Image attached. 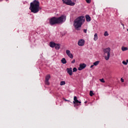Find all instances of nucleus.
Wrapping results in <instances>:
<instances>
[{"label": "nucleus", "mask_w": 128, "mask_h": 128, "mask_svg": "<svg viewBox=\"0 0 128 128\" xmlns=\"http://www.w3.org/2000/svg\"><path fill=\"white\" fill-rule=\"evenodd\" d=\"M30 10L31 12L34 14H37L38 12L42 8L40 6V2L38 0H34L30 4Z\"/></svg>", "instance_id": "f257e3e1"}, {"label": "nucleus", "mask_w": 128, "mask_h": 128, "mask_svg": "<svg viewBox=\"0 0 128 128\" xmlns=\"http://www.w3.org/2000/svg\"><path fill=\"white\" fill-rule=\"evenodd\" d=\"M84 20H86V18L84 16H79L74 20V26L76 30H80V28L82 27Z\"/></svg>", "instance_id": "f03ea898"}, {"label": "nucleus", "mask_w": 128, "mask_h": 128, "mask_svg": "<svg viewBox=\"0 0 128 128\" xmlns=\"http://www.w3.org/2000/svg\"><path fill=\"white\" fill-rule=\"evenodd\" d=\"M103 52L104 53V54H107L104 56L105 60H108L110 56V48H107L103 49Z\"/></svg>", "instance_id": "7ed1b4c3"}, {"label": "nucleus", "mask_w": 128, "mask_h": 128, "mask_svg": "<svg viewBox=\"0 0 128 128\" xmlns=\"http://www.w3.org/2000/svg\"><path fill=\"white\" fill-rule=\"evenodd\" d=\"M57 20L58 22V24H64L66 20V16L65 14L61 15L60 16L57 18Z\"/></svg>", "instance_id": "20e7f679"}, {"label": "nucleus", "mask_w": 128, "mask_h": 128, "mask_svg": "<svg viewBox=\"0 0 128 128\" xmlns=\"http://www.w3.org/2000/svg\"><path fill=\"white\" fill-rule=\"evenodd\" d=\"M50 26H54V24H58L57 18L53 17L51 18L50 20Z\"/></svg>", "instance_id": "39448f33"}, {"label": "nucleus", "mask_w": 128, "mask_h": 128, "mask_svg": "<svg viewBox=\"0 0 128 128\" xmlns=\"http://www.w3.org/2000/svg\"><path fill=\"white\" fill-rule=\"evenodd\" d=\"M64 4H67V6H74L76 4L74 2H72V0H62Z\"/></svg>", "instance_id": "423d86ee"}, {"label": "nucleus", "mask_w": 128, "mask_h": 128, "mask_svg": "<svg viewBox=\"0 0 128 128\" xmlns=\"http://www.w3.org/2000/svg\"><path fill=\"white\" fill-rule=\"evenodd\" d=\"M74 106H78V104H82V102L78 101V98H76V96H74Z\"/></svg>", "instance_id": "0eeeda50"}, {"label": "nucleus", "mask_w": 128, "mask_h": 128, "mask_svg": "<svg viewBox=\"0 0 128 128\" xmlns=\"http://www.w3.org/2000/svg\"><path fill=\"white\" fill-rule=\"evenodd\" d=\"M84 42H85L84 40L80 39L78 40V46H84Z\"/></svg>", "instance_id": "6e6552de"}, {"label": "nucleus", "mask_w": 128, "mask_h": 128, "mask_svg": "<svg viewBox=\"0 0 128 128\" xmlns=\"http://www.w3.org/2000/svg\"><path fill=\"white\" fill-rule=\"evenodd\" d=\"M66 54L70 58H74V55L70 53V50H66Z\"/></svg>", "instance_id": "1a4fd4ad"}, {"label": "nucleus", "mask_w": 128, "mask_h": 128, "mask_svg": "<svg viewBox=\"0 0 128 128\" xmlns=\"http://www.w3.org/2000/svg\"><path fill=\"white\" fill-rule=\"evenodd\" d=\"M86 66V64H80V66L78 68V70H84Z\"/></svg>", "instance_id": "9d476101"}, {"label": "nucleus", "mask_w": 128, "mask_h": 128, "mask_svg": "<svg viewBox=\"0 0 128 128\" xmlns=\"http://www.w3.org/2000/svg\"><path fill=\"white\" fill-rule=\"evenodd\" d=\"M66 72L70 76H72V68H66Z\"/></svg>", "instance_id": "9b49d317"}, {"label": "nucleus", "mask_w": 128, "mask_h": 128, "mask_svg": "<svg viewBox=\"0 0 128 128\" xmlns=\"http://www.w3.org/2000/svg\"><path fill=\"white\" fill-rule=\"evenodd\" d=\"M54 48L56 50H60V44H55Z\"/></svg>", "instance_id": "f8f14e48"}, {"label": "nucleus", "mask_w": 128, "mask_h": 128, "mask_svg": "<svg viewBox=\"0 0 128 128\" xmlns=\"http://www.w3.org/2000/svg\"><path fill=\"white\" fill-rule=\"evenodd\" d=\"M86 22H90V20H91L90 16L89 15H86Z\"/></svg>", "instance_id": "ddd939ff"}, {"label": "nucleus", "mask_w": 128, "mask_h": 128, "mask_svg": "<svg viewBox=\"0 0 128 128\" xmlns=\"http://www.w3.org/2000/svg\"><path fill=\"white\" fill-rule=\"evenodd\" d=\"M56 43H54V42H50V48H54V46H56Z\"/></svg>", "instance_id": "4468645a"}, {"label": "nucleus", "mask_w": 128, "mask_h": 128, "mask_svg": "<svg viewBox=\"0 0 128 128\" xmlns=\"http://www.w3.org/2000/svg\"><path fill=\"white\" fill-rule=\"evenodd\" d=\"M98 34L96 33L94 35V40L96 41V40H98Z\"/></svg>", "instance_id": "2eb2a0df"}, {"label": "nucleus", "mask_w": 128, "mask_h": 128, "mask_svg": "<svg viewBox=\"0 0 128 128\" xmlns=\"http://www.w3.org/2000/svg\"><path fill=\"white\" fill-rule=\"evenodd\" d=\"M122 52H126V50H128V48L127 47L122 46Z\"/></svg>", "instance_id": "dca6fc26"}, {"label": "nucleus", "mask_w": 128, "mask_h": 128, "mask_svg": "<svg viewBox=\"0 0 128 128\" xmlns=\"http://www.w3.org/2000/svg\"><path fill=\"white\" fill-rule=\"evenodd\" d=\"M50 75L48 74V75L46 76V80H50Z\"/></svg>", "instance_id": "f3484780"}, {"label": "nucleus", "mask_w": 128, "mask_h": 128, "mask_svg": "<svg viewBox=\"0 0 128 128\" xmlns=\"http://www.w3.org/2000/svg\"><path fill=\"white\" fill-rule=\"evenodd\" d=\"M61 62L62 64H64L66 62V60L65 58H62L61 60Z\"/></svg>", "instance_id": "a211bd4d"}, {"label": "nucleus", "mask_w": 128, "mask_h": 128, "mask_svg": "<svg viewBox=\"0 0 128 128\" xmlns=\"http://www.w3.org/2000/svg\"><path fill=\"white\" fill-rule=\"evenodd\" d=\"M66 84V82L64 81H62L60 82V86H64Z\"/></svg>", "instance_id": "6ab92c4d"}, {"label": "nucleus", "mask_w": 128, "mask_h": 128, "mask_svg": "<svg viewBox=\"0 0 128 128\" xmlns=\"http://www.w3.org/2000/svg\"><path fill=\"white\" fill-rule=\"evenodd\" d=\"M90 96H94V92H92V90L90 91Z\"/></svg>", "instance_id": "aec40b11"}, {"label": "nucleus", "mask_w": 128, "mask_h": 128, "mask_svg": "<svg viewBox=\"0 0 128 128\" xmlns=\"http://www.w3.org/2000/svg\"><path fill=\"white\" fill-rule=\"evenodd\" d=\"M100 64V61H96L94 63V66H96Z\"/></svg>", "instance_id": "412c9836"}, {"label": "nucleus", "mask_w": 128, "mask_h": 128, "mask_svg": "<svg viewBox=\"0 0 128 128\" xmlns=\"http://www.w3.org/2000/svg\"><path fill=\"white\" fill-rule=\"evenodd\" d=\"M45 84L47 86H50V82L48 80H45Z\"/></svg>", "instance_id": "4be33fe9"}, {"label": "nucleus", "mask_w": 128, "mask_h": 128, "mask_svg": "<svg viewBox=\"0 0 128 128\" xmlns=\"http://www.w3.org/2000/svg\"><path fill=\"white\" fill-rule=\"evenodd\" d=\"M104 36H108V32L107 31H106L104 33Z\"/></svg>", "instance_id": "5701e85b"}, {"label": "nucleus", "mask_w": 128, "mask_h": 128, "mask_svg": "<svg viewBox=\"0 0 128 128\" xmlns=\"http://www.w3.org/2000/svg\"><path fill=\"white\" fill-rule=\"evenodd\" d=\"M122 64H124V66H126L128 64V62H126V61L124 60L122 62Z\"/></svg>", "instance_id": "b1692460"}, {"label": "nucleus", "mask_w": 128, "mask_h": 128, "mask_svg": "<svg viewBox=\"0 0 128 128\" xmlns=\"http://www.w3.org/2000/svg\"><path fill=\"white\" fill-rule=\"evenodd\" d=\"M78 72V69L76 68H73V72Z\"/></svg>", "instance_id": "393cba45"}, {"label": "nucleus", "mask_w": 128, "mask_h": 128, "mask_svg": "<svg viewBox=\"0 0 128 128\" xmlns=\"http://www.w3.org/2000/svg\"><path fill=\"white\" fill-rule=\"evenodd\" d=\"M87 4H90L92 2V0H86Z\"/></svg>", "instance_id": "a878e982"}, {"label": "nucleus", "mask_w": 128, "mask_h": 128, "mask_svg": "<svg viewBox=\"0 0 128 128\" xmlns=\"http://www.w3.org/2000/svg\"><path fill=\"white\" fill-rule=\"evenodd\" d=\"M100 80L101 82H105L104 80V78L100 79Z\"/></svg>", "instance_id": "bb28decb"}, {"label": "nucleus", "mask_w": 128, "mask_h": 128, "mask_svg": "<svg viewBox=\"0 0 128 128\" xmlns=\"http://www.w3.org/2000/svg\"><path fill=\"white\" fill-rule=\"evenodd\" d=\"M72 64H74V62H76V60H74L72 62Z\"/></svg>", "instance_id": "cd10ccee"}, {"label": "nucleus", "mask_w": 128, "mask_h": 128, "mask_svg": "<svg viewBox=\"0 0 128 128\" xmlns=\"http://www.w3.org/2000/svg\"><path fill=\"white\" fill-rule=\"evenodd\" d=\"M121 82H124V80L122 78H121Z\"/></svg>", "instance_id": "c85d7f7f"}, {"label": "nucleus", "mask_w": 128, "mask_h": 128, "mask_svg": "<svg viewBox=\"0 0 128 128\" xmlns=\"http://www.w3.org/2000/svg\"><path fill=\"white\" fill-rule=\"evenodd\" d=\"M84 32L85 34H86V29L84 30Z\"/></svg>", "instance_id": "c756f323"}, {"label": "nucleus", "mask_w": 128, "mask_h": 128, "mask_svg": "<svg viewBox=\"0 0 128 128\" xmlns=\"http://www.w3.org/2000/svg\"><path fill=\"white\" fill-rule=\"evenodd\" d=\"M122 26H124V24L121 23Z\"/></svg>", "instance_id": "7c9ffc66"}, {"label": "nucleus", "mask_w": 128, "mask_h": 128, "mask_svg": "<svg viewBox=\"0 0 128 128\" xmlns=\"http://www.w3.org/2000/svg\"><path fill=\"white\" fill-rule=\"evenodd\" d=\"M64 100H65V102H68V100H66V98H64Z\"/></svg>", "instance_id": "2f4dec72"}, {"label": "nucleus", "mask_w": 128, "mask_h": 128, "mask_svg": "<svg viewBox=\"0 0 128 128\" xmlns=\"http://www.w3.org/2000/svg\"><path fill=\"white\" fill-rule=\"evenodd\" d=\"M94 64L92 65L90 68H94Z\"/></svg>", "instance_id": "473e14b6"}, {"label": "nucleus", "mask_w": 128, "mask_h": 128, "mask_svg": "<svg viewBox=\"0 0 128 128\" xmlns=\"http://www.w3.org/2000/svg\"><path fill=\"white\" fill-rule=\"evenodd\" d=\"M126 62H127V64H128V60H126Z\"/></svg>", "instance_id": "72a5a7b5"}, {"label": "nucleus", "mask_w": 128, "mask_h": 128, "mask_svg": "<svg viewBox=\"0 0 128 128\" xmlns=\"http://www.w3.org/2000/svg\"><path fill=\"white\" fill-rule=\"evenodd\" d=\"M85 102V104H86V102Z\"/></svg>", "instance_id": "f704fd0d"}, {"label": "nucleus", "mask_w": 128, "mask_h": 128, "mask_svg": "<svg viewBox=\"0 0 128 128\" xmlns=\"http://www.w3.org/2000/svg\"><path fill=\"white\" fill-rule=\"evenodd\" d=\"M127 32H128V29H127Z\"/></svg>", "instance_id": "c9c22d12"}]
</instances>
